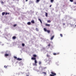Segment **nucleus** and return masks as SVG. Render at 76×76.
<instances>
[{
    "instance_id": "f257e3e1",
    "label": "nucleus",
    "mask_w": 76,
    "mask_h": 76,
    "mask_svg": "<svg viewBox=\"0 0 76 76\" xmlns=\"http://www.w3.org/2000/svg\"><path fill=\"white\" fill-rule=\"evenodd\" d=\"M31 60H33L34 61V62H35V65H36V66H37V60H36V58H35V57H32L31 58Z\"/></svg>"
},
{
    "instance_id": "f03ea898",
    "label": "nucleus",
    "mask_w": 76,
    "mask_h": 76,
    "mask_svg": "<svg viewBox=\"0 0 76 76\" xmlns=\"http://www.w3.org/2000/svg\"><path fill=\"white\" fill-rule=\"evenodd\" d=\"M51 73L52 75L50 74V76H56V73H54V72H53L51 71Z\"/></svg>"
},
{
    "instance_id": "7ed1b4c3",
    "label": "nucleus",
    "mask_w": 76,
    "mask_h": 76,
    "mask_svg": "<svg viewBox=\"0 0 76 76\" xmlns=\"http://www.w3.org/2000/svg\"><path fill=\"white\" fill-rule=\"evenodd\" d=\"M9 56V55L7 53H5L4 54L5 57H7V56Z\"/></svg>"
},
{
    "instance_id": "20e7f679",
    "label": "nucleus",
    "mask_w": 76,
    "mask_h": 76,
    "mask_svg": "<svg viewBox=\"0 0 76 76\" xmlns=\"http://www.w3.org/2000/svg\"><path fill=\"white\" fill-rule=\"evenodd\" d=\"M45 26H48L49 27H50V24H46Z\"/></svg>"
},
{
    "instance_id": "39448f33",
    "label": "nucleus",
    "mask_w": 76,
    "mask_h": 76,
    "mask_svg": "<svg viewBox=\"0 0 76 76\" xmlns=\"http://www.w3.org/2000/svg\"><path fill=\"white\" fill-rule=\"evenodd\" d=\"M27 25H31V23L30 22H28L27 23Z\"/></svg>"
},
{
    "instance_id": "423d86ee",
    "label": "nucleus",
    "mask_w": 76,
    "mask_h": 76,
    "mask_svg": "<svg viewBox=\"0 0 76 76\" xmlns=\"http://www.w3.org/2000/svg\"><path fill=\"white\" fill-rule=\"evenodd\" d=\"M54 38V36H53L51 37V38L50 39L51 40H53V38Z\"/></svg>"
},
{
    "instance_id": "0eeeda50",
    "label": "nucleus",
    "mask_w": 76,
    "mask_h": 76,
    "mask_svg": "<svg viewBox=\"0 0 76 76\" xmlns=\"http://www.w3.org/2000/svg\"><path fill=\"white\" fill-rule=\"evenodd\" d=\"M17 60H18L19 61H20V60H22V58H18L17 59Z\"/></svg>"
},
{
    "instance_id": "6e6552de",
    "label": "nucleus",
    "mask_w": 76,
    "mask_h": 76,
    "mask_svg": "<svg viewBox=\"0 0 76 76\" xmlns=\"http://www.w3.org/2000/svg\"><path fill=\"white\" fill-rule=\"evenodd\" d=\"M16 36H13L12 37V39H16Z\"/></svg>"
},
{
    "instance_id": "1a4fd4ad",
    "label": "nucleus",
    "mask_w": 76,
    "mask_h": 76,
    "mask_svg": "<svg viewBox=\"0 0 76 76\" xmlns=\"http://www.w3.org/2000/svg\"><path fill=\"white\" fill-rule=\"evenodd\" d=\"M32 23H35V21L34 20H32L31 21Z\"/></svg>"
},
{
    "instance_id": "9d476101",
    "label": "nucleus",
    "mask_w": 76,
    "mask_h": 76,
    "mask_svg": "<svg viewBox=\"0 0 76 76\" xmlns=\"http://www.w3.org/2000/svg\"><path fill=\"white\" fill-rule=\"evenodd\" d=\"M38 20L41 22V23H42V21H41V19L39 18Z\"/></svg>"
},
{
    "instance_id": "9b49d317",
    "label": "nucleus",
    "mask_w": 76,
    "mask_h": 76,
    "mask_svg": "<svg viewBox=\"0 0 76 76\" xmlns=\"http://www.w3.org/2000/svg\"><path fill=\"white\" fill-rule=\"evenodd\" d=\"M45 15L46 16V17H48V13L47 12H45Z\"/></svg>"
},
{
    "instance_id": "f8f14e48",
    "label": "nucleus",
    "mask_w": 76,
    "mask_h": 76,
    "mask_svg": "<svg viewBox=\"0 0 76 76\" xmlns=\"http://www.w3.org/2000/svg\"><path fill=\"white\" fill-rule=\"evenodd\" d=\"M47 23H51V20H47Z\"/></svg>"
},
{
    "instance_id": "ddd939ff",
    "label": "nucleus",
    "mask_w": 76,
    "mask_h": 76,
    "mask_svg": "<svg viewBox=\"0 0 76 76\" xmlns=\"http://www.w3.org/2000/svg\"><path fill=\"white\" fill-rule=\"evenodd\" d=\"M44 30L45 31V32H47V29H46V28H44Z\"/></svg>"
},
{
    "instance_id": "4468645a",
    "label": "nucleus",
    "mask_w": 76,
    "mask_h": 76,
    "mask_svg": "<svg viewBox=\"0 0 76 76\" xmlns=\"http://www.w3.org/2000/svg\"><path fill=\"white\" fill-rule=\"evenodd\" d=\"M50 31H50V30H47V31H46V32H48V33L49 34L50 33Z\"/></svg>"
},
{
    "instance_id": "2eb2a0df",
    "label": "nucleus",
    "mask_w": 76,
    "mask_h": 76,
    "mask_svg": "<svg viewBox=\"0 0 76 76\" xmlns=\"http://www.w3.org/2000/svg\"><path fill=\"white\" fill-rule=\"evenodd\" d=\"M33 57H34V58L37 57V55L34 54L33 55Z\"/></svg>"
},
{
    "instance_id": "dca6fc26",
    "label": "nucleus",
    "mask_w": 76,
    "mask_h": 76,
    "mask_svg": "<svg viewBox=\"0 0 76 76\" xmlns=\"http://www.w3.org/2000/svg\"><path fill=\"white\" fill-rule=\"evenodd\" d=\"M5 14V12H3L2 13V16H4Z\"/></svg>"
},
{
    "instance_id": "f3484780",
    "label": "nucleus",
    "mask_w": 76,
    "mask_h": 76,
    "mask_svg": "<svg viewBox=\"0 0 76 76\" xmlns=\"http://www.w3.org/2000/svg\"><path fill=\"white\" fill-rule=\"evenodd\" d=\"M22 46H23V47H24V46H25V44L22 43Z\"/></svg>"
},
{
    "instance_id": "a211bd4d",
    "label": "nucleus",
    "mask_w": 76,
    "mask_h": 76,
    "mask_svg": "<svg viewBox=\"0 0 76 76\" xmlns=\"http://www.w3.org/2000/svg\"><path fill=\"white\" fill-rule=\"evenodd\" d=\"M39 1H40V0H37L36 2H37V3H38V2Z\"/></svg>"
},
{
    "instance_id": "6ab92c4d",
    "label": "nucleus",
    "mask_w": 76,
    "mask_h": 76,
    "mask_svg": "<svg viewBox=\"0 0 76 76\" xmlns=\"http://www.w3.org/2000/svg\"><path fill=\"white\" fill-rule=\"evenodd\" d=\"M50 1L51 3H53V2L54 1V0H50Z\"/></svg>"
},
{
    "instance_id": "aec40b11",
    "label": "nucleus",
    "mask_w": 76,
    "mask_h": 76,
    "mask_svg": "<svg viewBox=\"0 0 76 76\" xmlns=\"http://www.w3.org/2000/svg\"><path fill=\"white\" fill-rule=\"evenodd\" d=\"M36 31H38V28H36Z\"/></svg>"
},
{
    "instance_id": "412c9836",
    "label": "nucleus",
    "mask_w": 76,
    "mask_h": 76,
    "mask_svg": "<svg viewBox=\"0 0 76 76\" xmlns=\"http://www.w3.org/2000/svg\"><path fill=\"white\" fill-rule=\"evenodd\" d=\"M60 36H61V37H63V35H62V34H60Z\"/></svg>"
},
{
    "instance_id": "4be33fe9",
    "label": "nucleus",
    "mask_w": 76,
    "mask_h": 76,
    "mask_svg": "<svg viewBox=\"0 0 76 76\" xmlns=\"http://www.w3.org/2000/svg\"><path fill=\"white\" fill-rule=\"evenodd\" d=\"M43 73H44V74H45V75H46V74H47V73H46L45 72H43Z\"/></svg>"
},
{
    "instance_id": "5701e85b",
    "label": "nucleus",
    "mask_w": 76,
    "mask_h": 76,
    "mask_svg": "<svg viewBox=\"0 0 76 76\" xmlns=\"http://www.w3.org/2000/svg\"><path fill=\"white\" fill-rule=\"evenodd\" d=\"M70 1L71 2H73V0H70Z\"/></svg>"
},
{
    "instance_id": "b1692460",
    "label": "nucleus",
    "mask_w": 76,
    "mask_h": 76,
    "mask_svg": "<svg viewBox=\"0 0 76 76\" xmlns=\"http://www.w3.org/2000/svg\"><path fill=\"white\" fill-rule=\"evenodd\" d=\"M50 45H51V44L50 43H49L48 46V47H50Z\"/></svg>"
},
{
    "instance_id": "393cba45",
    "label": "nucleus",
    "mask_w": 76,
    "mask_h": 76,
    "mask_svg": "<svg viewBox=\"0 0 76 76\" xmlns=\"http://www.w3.org/2000/svg\"><path fill=\"white\" fill-rule=\"evenodd\" d=\"M53 55H57V54H56V53H53Z\"/></svg>"
},
{
    "instance_id": "a878e982",
    "label": "nucleus",
    "mask_w": 76,
    "mask_h": 76,
    "mask_svg": "<svg viewBox=\"0 0 76 76\" xmlns=\"http://www.w3.org/2000/svg\"><path fill=\"white\" fill-rule=\"evenodd\" d=\"M14 58H15V59H16L17 58V57L16 56H14Z\"/></svg>"
},
{
    "instance_id": "bb28decb",
    "label": "nucleus",
    "mask_w": 76,
    "mask_h": 76,
    "mask_svg": "<svg viewBox=\"0 0 76 76\" xmlns=\"http://www.w3.org/2000/svg\"><path fill=\"white\" fill-rule=\"evenodd\" d=\"M41 64V62L39 61V64Z\"/></svg>"
},
{
    "instance_id": "cd10ccee",
    "label": "nucleus",
    "mask_w": 76,
    "mask_h": 76,
    "mask_svg": "<svg viewBox=\"0 0 76 76\" xmlns=\"http://www.w3.org/2000/svg\"><path fill=\"white\" fill-rule=\"evenodd\" d=\"M1 3L2 4H4V2L3 1H2L1 2Z\"/></svg>"
},
{
    "instance_id": "c85d7f7f",
    "label": "nucleus",
    "mask_w": 76,
    "mask_h": 76,
    "mask_svg": "<svg viewBox=\"0 0 76 76\" xmlns=\"http://www.w3.org/2000/svg\"><path fill=\"white\" fill-rule=\"evenodd\" d=\"M7 14H8V13L6 12L5 13V15H7Z\"/></svg>"
},
{
    "instance_id": "c756f323",
    "label": "nucleus",
    "mask_w": 76,
    "mask_h": 76,
    "mask_svg": "<svg viewBox=\"0 0 76 76\" xmlns=\"http://www.w3.org/2000/svg\"><path fill=\"white\" fill-rule=\"evenodd\" d=\"M26 76H29V74H27L26 75Z\"/></svg>"
},
{
    "instance_id": "7c9ffc66",
    "label": "nucleus",
    "mask_w": 76,
    "mask_h": 76,
    "mask_svg": "<svg viewBox=\"0 0 76 76\" xmlns=\"http://www.w3.org/2000/svg\"><path fill=\"white\" fill-rule=\"evenodd\" d=\"M16 25H17L16 24H15V25H14L13 26L14 27H15V26H16Z\"/></svg>"
},
{
    "instance_id": "2f4dec72",
    "label": "nucleus",
    "mask_w": 76,
    "mask_h": 76,
    "mask_svg": "<svg viewBox=\"0 0 76 76\" xmlns=\"http://www.w3.org/2000/svg\"><path fill=\"white\" fill-rule=\"evenodd\" d=\"M47 57H50V56L48 55V54L47 55Z\"/></svg>"
},
{
    "instance_id": "473e14b6",
    "label": "nucleus",
    "mask_w": 76,
    "mask_h": 76,
    "mask_svg": "<svg viewBox=\"0 0 76 76\" xmlns=\"http://www.w3.org/2000/svg\"><path fill=\"white\" fill-rule=\"evenodd\" d=\"M4 67L5 68H7V66H4Z\"/></svg>"
},
{
    "instance_id": "72a5a7b5",
    "label": "nucleus",
    "mask_w": 76,
    "mask_h": 76,
    "mask_svg": "<svg viewBox=\"0 0 76 76\" xmlns=\"http://www.w3.org/2000/svg\"><path fill=\"white\" fill-rule=\"evenodd\" d=\"M63 25H64V26L65 25V24L64 23H63Z\"/></svg>"
},
{
    "instance_id": "f704fd0d",
    "label": "nucleus",
    "mask_w": 76,
    "mask_h": 76,
    "mask_svg": "<svg viewBox=\"0 0 76 76\" xmlns=\"http://www.w3.org/2000/svg\"><path fill=\"white\" fill-rule=\"evenodd\" d=\"M28 1V0H26V1Z\"/></svg>"
},
{
    "instance_id": "c9c22d12",
    "label": "nucleus",
    "mask_w": 76,
    "mask_h": 76,
    "mask_svg": "<svg viewBox=\"0 0 76 76\" xmlns=\"http://www.w3.org/2000/svg\"><path fill=\"white\" fill-rule=\"evenodd\" d=\"M51 7V5H50V7Z\"/></svg>"
},
{
    "instance_id": "e433bc0d",
    "label": "nucleus",
    "mask_w": 76,
    "mask_h": 76,
    "mask_svg": "<svg viewBox=\"0 0 76 76\" xmlns=\"http://www.w3.org/2000/svg\"><path fill=\"white\" fill-rule=\"evenodd\" d=\"M74 4H76V2L75 3H74Z\"/></svg>"
},
{
    "instance_id": "4c0bfd02",
    "label": "nucleus",
    "mask_w": 76,
    "mask_h": 76,
    "mask_svg": "<svg viewBox=\"0 0 76 76\" xmlns=\"http://www.w3.org/2000/svg\"><path fill=\"white\" fill-rule=\"evenodd\" d=\"M8 15H9V13H8Z\"/></svg>"
},
{
    "instance_id": "58836bf2",
    "label": "nucleus",
    "mask_w": 76,
    "mask_h": 76,
    "mask_svg": "<svg viewBox=\"0 0 76 76\" xmlns=\"http://www.w3.org/2000/svg\"><path fill=\"white\" fill-rule=\"evenodd\" d=\"M75 26H76V25H75Z\"/></svg>"
}]
</instances>
